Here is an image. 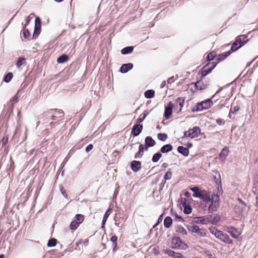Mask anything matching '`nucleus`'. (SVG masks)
<instances>
[{
	"label": "nucleus",
	"instance_id": "1",
	"mask_svg": "<svg viewBox=\"0 0 258 258\" xmlns=\"http://www.w3.org/2000/svg\"><path fill=\"white\" fill-rule=\"evenodd\" d=\"M170 247L172 249L185 250L188 247V245L182 241L179 237L173 236Z\"/></svg>",
	"mask_w": 258,
	"mask_h": 258
},
{
	"label": "nucleus",
	"instance_id": "2",
	"mask_svg": "<svg viewBox=\"0 0 258 258\" xmlns=\"http://www.w3.org/2000/svg\"><path fill=\"white\" fill-rule=\"evenodd\" d=\"M218 62H207L202 69L199 70L198 74L201 75L202 79L209 74L212 70L216 67Z\"/></svg>",
	"mask_w": 258,
	"mask_h": 258
},
{
	"label": "nucleus",
	"instance_id": "3",
	"mask_svg": "<svg viewBox=\"0 0 258 258\" xmlns=\"http://www.w3.org/2000/svg\"><path fill=\"white\" fill-rule=\"evenodd\" d=\"M209 80H203V79H201L196 82H192L191 85H194L196 90H203L207 88L209 85Z\"/></svg>",
	"mask_w": 258,
	"mask_h": 258
},
{
	"label": "nucleus",
	"instance_id": "4",
	"mask_svg": "<svg viewBox=\"0 0 258 258\" xmlns=\"http://www.w3.org/2000/svg\"><path fill=\"white\" fill-rule=\"evenodd\" d=\"M215 237L226 244H232L233 243L232 240L229 238L228 234L222 231H218L215 234Z\"/></svg>",
	"mask_w": 258,
	"mask_h": 258
},
{
	"label": "nucleus",
	"instance_id": "5",
	"mask_svg": "<svg viewBox=\"0 0 258 258\" xmlns=\"http://www.w3.org/2000/svg\"><path fill=\"white\" fill-rule=\"evenodd\" d=\"M51 109L43 112L42 113L38 115L37 119L44 122V123H47L50 120V117L51 115Z\"/></svg>",
	"mask_w": 258,
	"mask_h": 258
},
{
	"label": "nucleus",
	"instance_id": "6",
	"mask_svg": "<svg viewBox=\"0 0 258 258\" xmlns=\"http://www.w3.org/2000/svg\"><path fill=\"white\" fill-rule=\"evenodd\" d=\"M194 219L195 220L194 222L197 224H206L207 222H209V221H211L212 215H208L205 216L196 217Z\"/></svg>",
	"mask_w": 258,
	"mask_h": 258
},
{
	"label": "nucleus",
	"instance_id": "7",
	"mask_svg": "<svg viewBox=\"0 0 258 258\" xmlns=\"http://www.w3.org/2000/svg\"><path fill=\"white\" fill-rule=\"evenodd\" d=\"M143 126L142 124H139L136 122L132 127L131 135L134 137L138 136L142 132Z\"/></svg>",
	"mask_w": 258,
	"mask_h": 258
},
{
	"label": "nucleus",
	"instance_id": "8",
	"mask_svg": "<svg viewBox=\"0 0 258 258\" xmlns=\"http://www.w3.org/2000/svg\"><path fill=\"white\" fill-rule=\"evenodd\" d=\"M173 106V104L171 102H169L166 106H165L164 117L165 119L170 118L172 113Z\"/></svg>",
	"mask_w": 258,
	"mask_h": 258
},
{
	"label": "nucleus",
	"instance_id": "9",
	"mask_svg": "<svg viewBox=\"0 0 258 258\" xmlns=\"http://www.w3.org/2000/svg\"><path fill=\"white\" fill-rule=\"evenodd\" d=\"M248 40L249 39L247 38V35L245 34L240 35L237 36L235 40L241 47L245 45Z\"/></svg>",
	"mask_w": 258,
	"mask_h": 258
},
{
	"label": "nucleus",
	"instance_id": "10",
	"mask_svg": "<svg viewBox=\"0 0 258 258\" xmlns=\"http://www.w3.org/2000/svg\"><path fill=\"white\" fill-rule=\"evenodd\" d=\"M198 198L202 200L204 202L207 203L210 202L212 200L210 193L204 189L202 190V191H201Z\"/></svg>",
	"mask_w": 258,
	"mask_h": 258
},
{
	"label": "nucleus",
	"instance_id": "11",
	"mask_svg": "<svg viewBox=\"0 0 258 258\" xmlns=\"http://www.w3.org/2000/svg\"><path fill=\"white\" fill-rule=\"evenodd\" d=\"M200 105V107L201 109V110H206L211 107V106L213 105V102L211 100V99H207L203 101L199 102Z\"/></svg>",
	"mask_w": 258,
	"mask_h": 258
},
{
	"label": "nucleus",
	"instance_id": "12",
	"mask_svg": "<svg viewBox=\"0 0 258 258\" xmlns=\"http://www.w3.org/2000/svg\"><path fill=\"white\" fill-rule=\"evenodd\" d=\"M227 231L232 237L235 239H237L240 235L237 229L232 226H227Z\"/></svg>",
	"mask_w": 258,
	"mask_h": 258
},
{
	"label": "nucleus",
	"instance_id": "13",
	"mask_svg": "<svg viewBox=\"0 0 258 258\" xmlns=\"http://www.w3.org/2000/svg\"><path fill=\"white\" fill-rule=\"evenodd\" d=\"M134 67V64L132 63L128 62L127 63L122 64L119 69V72L122 74H125L132 70Z\"/></svg>",
	"mask_w": 258,
	"mask_h": 258
},
{
	"label": "nucleus",
	"instance_id": "14",
	"mask_svg": "<svg viewBox=\"0 0 258 258\" xmlns=\"http://www.w3.org/2000/svg\"><path fill=\"white\" fill-rule=\"evenodd\" d=\"M141 162L137 160H133L131 163V168L134 172L138 171L141 168Z\"/></svg>",
	"mask_w": 258,
	"mask_h": 258
},
{
	"label": "nucleus",
	"instance_id": "15",
	"mask_svg": "<svg viewBox=\"0 0 258 258\" xmlns=\"http://www.w3.org/2000/svg\"><path fill=\"white\" fill-rule=\"evenodd\" d=\"M191 136L193 138L198 137L201 134V130L199 126H194L192 128L189 129Z\"/></svg>",
	"mask_w": 258,
	"mask_h": 258
},
{
	"label": "nucleus",
	"instance_id": "16",
	"mask_svg": "<svg viewBox=\"0 0 258 258\" xmlns=\"http://www.w3.org/2000/svg\"><path fill=\"white\" fill-rule=\"evenodd\" d=\"M214 197H212V200L210 201L211 204L208 207V212L209 213H212L213 212L216 211L219 207V204L214 203Z\"/></svg>",
	"mask_w": 258,
	"mask_h": 258
},
{
	"label": "nucleus",
	"instance_id": "17",
	"mask_svg": "<svg viewBox=\"0 0 258 258\" xmlns=\"http://www.w3.org/2000/svg\"><path fill=\"white\" fill-rule=\"evenodd\" d=\"M173 150V146L170 144H167L163 145L160 149L159 152L161 153V154H166Z\"/></svg>",
	"mask_w": 258,
	"mask_h": 258
},
{
	"label": "nucleus",
	"instance_id": "18",
	"mask_svg": "<svg viewBox=\"0 0 258 258\" xmlns=\"http://www.w3.org/2000/svg\"><path fill=\"white\" fill-rule=\"evenodd\" d=\"M163 252L168 254L169 256L174 257V258H179L180 254H181L179 252H176L170 249H165L163 250Z\"/></svg>",
	"mask_w": 258,
	"mask_h": 258
},
{
	"label": "nucleus",
	"instance_id": "19",
	"mask_svg": "<svg viewBox=\"0 0 258 258\" xmlns=\"http://www.w3.org/2000/svg\"><path fill=\"white\" fill-rule=\"evenodd\" d=\"M213 172L215 173L216 174L218 175V177H217L216 176H214V179L215 183L218 186V189L219 190V187L222 189V185H221V179L220 172L217 170L213 171Z\"/></svg>",
	"mask_w": 258,
	"mask_h": 258
},
{
	"label": "nucleus",
	"instance_id": "20",
	"mask_svg": "<svg viewBox=\"0 0 258 258\" xmlns=\"http://www.w3.org/2000/svg\"><path fill=\"white\" fill-rule=\"evenodd\" d=\"M177 150L179 153L182 154L185 157H186L189 155V150L187 149V148L183 146H178Z\"/></svg>",
	"mask_w": 258,
	"mask_h": 258
},
{
	"label": "nucleus",
	"instance_id": "21",
	"mask_svg": "<svg viewBox=\"0 0 258 258\" xmlns=\"http://www.w3.org/2000/svg\"><path fill=\"white\" fill-rule=\"evenodd\" d=\"M151 110L149 111H145L143 113L140 114L139 117L137 120V123L139 124H141V122H142L144 119L146 118V117L149 114L150 112H151Z\"/></svg>",
	"mask_w": 258,
	"mask_h": 258
},
{
	"label": "nucleus",
	"instance_id": "22",
	"mask_svg": "<svg viewBox=\"0 0 258 258\" xmlns=\"http://www.w3.org/2000/svg\"><path fill=\"white\" fill-rule=\"evenodd\" d=\"M134 47L133 46H129L124 47L121 50V53L123 55L130 54L133 52Z\"/></svg>",
	"mask_w": 258,
	"mask_h": 258
},
{
	"label": "nucleus",
	"instance_id": "23",
	"mask_svg": "<svg viewBox=\"0 0 258 258\" xmlns=\"http://www.w3.org/2000/svg\"><path fill=\"white\" fill-rule=\"evenodd\" d=\"M69 59V57L68 55L66 54H62L57 58V62L58 63H63L67 62Z\"/></svg>",
	"mask_w": 258,
	"mask_h": 258
},
{
	"label": "nucleus",
	"instance_id": "24",
	"mask_svg": "<svg viewBox=\"0 0 258 258\" xmlns=\"http://www.w3.org/2000/svg\"><path fill=\"white\" fill-rule=\"evenodd\" d=\"M145 143L151 147L156 145V142L151 136H147L145 138Z\"/></svg>",
	"mask_w": 258,
	"mask_h": 258
},
{
	"label": "nucleus",
	"instance_id": "25",
	"mask_svg": "<svg viewBox=\"0 0 258 258\" xmlns=\"http://www.w3.org/2000/svg\"><path fill=\"white\" fill-rule=\"evenodd\" d=\"M172 224V219L169 216H167L164 220V226L165 228H169Z\"/></svg>",
	"mask_w": 258,
	"mask_h": 258
},
{
	"label": "nucleus",
	"instance_id": "26",
	"mask_svg": "<svg viewBox=\"0 0 258 258\" xmlns=\"http://www.w3.org/2000/svg\"><path fill=\"white\" fill-rule=\"evenodd\" d=\"M190 190H191L194 194L192 196L195 198L199 197V195L200 194L201 191H202V190H200L198 186H195L190 188Z\"/></svg>",
	"mask_w": 258,
	"mask_h": 258
},
{
	"label": "nucleus",
	"instance_id": "27",
	"mask_svg": "<svg viewBox=\"0 0 258 258\" xmlns=\"http://www.w3.org/2000/svg\"><path fill=\"white\" fill-rule=\"evenodd\" d=\"M185 97H178L176 99V102L179 104V105L180 106L179 109L178 110V111H176V113H179L182 110V108L183 106L184 101H185Z\"/></svg>",
	"mask_w": 258,
	"mask_h": 258
},
{
	"label": "nucleus",
	"instance_id": "28",
	"mask_svg": "<svg viewBox=\"0 0 258 258\" xmlns=\"http://www.w3.org/2000/svg\"><path fill=\"white\" fill-rule=\"evenodd\" d=\"M229 149L228 148V147H224L222 150H221V152L220 153V154H219V157L220 158H225L228 155V154H229Z\"/></svg>",
	"mask_w": 258,
	"mask_h": 258
},
{
	"label": "nucleus",
	"instance_id": "29",
	"mask_svg": "<svg viewBox=\"0 0 258 258\" xmlns=\"http://www.w3.org/2000/svg\"><path fill=\"white\" fill-rule=\"evenodd\" d=\"M186 227L188 231L196 233L197 234L198 233V230L199 229V226L194 224L191 226L186 225Z\"/></svg>",
	"mask_w": 258,
	"mask_h": 258
},
{
	"label": "nucleus",
	"instance_id": "30",
	"mask_svg": "<svg viewBox=\"0 0 258 258\" xmlns=\"http://www.w3.org/2000/svg\"><path fill=\"white\" fill-rule=\"evenodd\" d=\"M186 227L188 231L196 233L197 234L198 233V230L199 229V226L194 224L191 226L186 225Z\"/></svg>",
	"mask_w": 258,
	"mask_h": 258
},
{
	"label": "nucleus",
	"instance_id": "31",
	"mask_svg": "<svg viewBox=\"0 0 258 258\" xmlns=\"http://www.w3.org/2000/svg\"><path fill=\"white\" fill-rule=\"evenodd\" d=\"M186 227L188 231L196 233L197 234L198 233V230L199 229V226L194 224L191 226L186 225Z\"/></svg>",
	"mask_w": 258,
	"mask_h": 258
},
{
	"label": "nucleus",
	"instance_id": "32",
	"mask_svg": "<svg viewBox=\"0 0 258 258\" xmlns=\"http://www.w3.org/2000/svg\"><path fill=\"white\" fill-rule=\"evenodd\" d=\"M155 91L152 89L148 90L144 93L145 98L147 99H151L154 97Z\"/></svg>",
	"mask_w": 258,
	"mask_h": 258
},
{
	"label": "nucleus",
	"instance_id": "33",
	"mask_svg": "<svg viewBox=\"0 0 258 258\" xmlns=\"http://www.w3.org/2000/svg\"><path fill=\"white\" fill-rule=\"evenodd\" d=\"M175 232L179 233L182 235H186L187 234L186 230L181 225H177L175 227Z\"/></svg>",
	"mask_w": 258,
	"mask_h": 258
},
{
	"label": "nucleus",
	"instance_id": "34",
	"mask_svg": "<svg viewBox=\"0 0 258 258\" xmlns=\"http://www.w3.org/2000/svg\"><path fill=\"white\" fill-rule=\"evenodd\" d=\"M216 57V53L214 51L210 52L206 57V61L208 62H211L210 61L214 60Z\"/></svg>",
	"mask_w": 258,
	"mask_h": 258
},
{
	"label": "nucleus",
	"instance_id": "35",
	"mask_svg": "<svg viewBox=\"0 0 258 258\" xmlns=\"http://www.w3.org/2000/svg\"><path fill=\"white\" fill-rule=\"evenodd\" d=\"M162 155L161 152L158 151L153 155L152 158V161L154 163L157 162L161 158Z\"/></svg>",
	"mask_w": 258,
	"mask_h": 258
},
{
	"label": "nucleus",
	"instance_id": "36",
	"mask_svg": "<svg viewBox=\"0 0 258 258\" xmlns=\"http://www.w3.org/2000/svg\"><path fill=\"white\" fill-rule=\"evenodd\" d=\"M13 77V74L12 72H9L6 74L3 78V81L5 83H9Z\"/></svg>",
	"mask_w": 258,
	"mask_h": 258
},
{
	"label": "nucleus",
	"instance_id": "37",
	"mask_svg": "<svg viewBox=\"0 0 258 258\" xmlns=\"http://www.w3.org/2000/svg\"><path fill=\"white\" fill-rule=\"evenodd\" d=\"M57 243L56 239L54 238H51L48 240L47 245L48 247H54Z\"/></svg>",
	"mask_w": 258,
	"mask_h": 258
},
{
	"label": "nucleus",
	"instance_id": "38",
	"mask_svg": "<svg viewBox=\"0 0 258 258\" xmlns=\"http://www.w3.org/2000/svg\"><path fill=\"white\" fill-rule=\"evenodd\" d=\"M84 220V217L83 215L77 214L75 216L74 220L80 225L83 222Z\"/></svg>",
	"mask_w": 258,
	"mask_h": 258
},
{
	"label": "nucleus",
	"instance_id": "39",
	"mask_svg": "<svg viewBox=\"0 0 258 258\" xmlns=\"http://www.w3.org/2000/svg\"><path fill=\"white\" fill-rule=\"evenodd\" d=\"M220 217L216 215L213 218L212 217L211 221H209V222L211 223L213 225H216L220 222Z\"/></svg>",
	"mask_w": 258,
	"mask_h": 258
},
{
	"label": "nucleus",
	"instance_id": "40",
	"mask_svg": "<svg viewBox=\"0 0 258 258\" xmlns=\"http://www.w3.org/2000/svg\"><path fill=\"white\" fill-rule=\"evenodd\" d=\"M25 62V58L23 57H20L18 58L17 62L15 65L17 68H20V67L24 64Z\"/></svg>",
	"mask_w": 258,
	"mask_h": 258
},
{
	"label": "nucleus",
	"instance_id": "41",
	"mask_svg": "<svg viewBox=\"0 0 258 258\" xmlns=\"http://www.w3.org/2000/svg\"><path fill=\"white\" fill-rule=\"evenodd\" d=\"M208 232L205 228H200L199 227L198 233H197V235L201 236V237H206L207 236V234Z\"/></svg>",
	"mask_w": 258,
	"mask_h": 258
},
{
	"label": "nucleus",
	"instance_id": "42",
	"mask_svg": "<svg viewBox=\"0 0 258 258\" xmlns=\"http://www.w3.org/2000/svg\"><path fill=\"white\" fill-rule=\"evenodd\" d=\"M41 30V28L34 27V30L32 36V38L33 39H35L38 37V35L40 33Z\"/></svg>",
	"mask_w": 258,
	"mask_h": 258
},
{
	"label": "nucleus",
	"instance_id": "43",
	"mask_svg": "<svg viewBox=\"0 0 258 258\" xmlns=\"http://www.w3.org/2000/svg\"><path fill=\"white\" fill-rule=\"evenodd\" d=\"M192 211V207L189 204L183 207V213L185 214L188 215L190 214Z\"/></svg>",
	"mask_w": 258,
	"mask_h": 258
},
{
	"label": "nucleus",
	"instance_id": "44",
	"mask_svg": "<svg viewBox=\"0 0 258 258\" xmlns=\"http://www.w3.org/2000/svg\"><path fill=\"white\" fill-rule=\"evenodd\" d=\"M79 225L80 224L77 222H76L75 220H73L70 223V228L71 230H75L78 228Z\"/></svg>",
	"mask_w": 258,
	"mask_h": 258
},
{
	"label": "nucleus",
	"instance_id": "45",
	"mask_svg": "<svg viewBox=\"0 0 258 258\" xmlns=\"http://www.w3.org/2000/svg\"><path fill=\"white\" fill-rule=\"evenodd\" d=\"M158 139L161 141H165L168 138L166 133H159L157 135Z\"/></svg>",
	"mask_w": 258,
	"mask_h": 258
},
{
	"label": "nucleus",
	"instance_id": "46",
	"mask_svg": "<svg viewBox=\"0 0 258 258\" xmlns=\"http://www.w3.org/2000/svg\"><path fill=\"white\" fill-rule=\"evenodd\" d=\"M240 47H241L239 46V45L235 41H234L232 44L230 49L232 52H234L237 50Z\"/></svg>",
	"mask_w": 258,
	"mask_h": 258
},
{
	"label": "nucleus",
	"instance_id": "47",
	"mask_svg": "<svg viewBox=\"0 0 258 258\" xmlns=\"http://www.w3.org/2000/svg\"><path fill=\"white\" fill-rule=\"evenodd\" d=\"M52 112L50 117V120H59L58 116L56 115V109H51Z\"/></svg>",
	"mask_w": 258,
	"mask_h": 258
},
{
	"label": "nucleus",
	"instance_id": "48",
	"mask_svg": "<svg viewBox=\"0 0 258 258\" xmlns=\"http://www.w3.org/2000/svg\"><path fill=\"white\" fill-rule=\"evenodd\" d=\"M171 212L172 215L175 217V219L177 220L179 222H183L184 221L183 218L181 216L178 215L176 213H173V209H171Z\"/></svg>",
	"mask_w": 258,
	"mask_h": 258
},
{
	"label": "nucleus",
	"instance_id": "49",
	"mask_svg": "<svg viewBox=\"0 0 258 258\" xmlns=\"http://www.w3.org/2000/svg\"><path fill=\"white\" fill-rule=\"evenodd\" d=\"M34 27L41 28V20L39 17H36L35 18Z\"/></svg>",
	"mask_w": 258,
	"mask_h": 258
},
{
	"label": "nucleus",
	"instance_id": "50",
	"mask_svg": "<svg viewBox=\"0 0 258 258\" xmlns=\"http://www.w3.org/2000/svg\"><path fill=\"white\" fill-rule=\"evenodd\" d=\"M22 31L23 36L25 39H27L30 36V33L28 29L27 28H25V29L23 28Z\"/></svg>",
	"mask_w": 258,
	"mask_h": 258
},
{
	"label": "nucleus",
	"instance_id": "51",
	"mask_svg": "<svg viewBox=\"0 0 258 258\" xmlns=\"http://www.w3.org/2000/svg\"><path fill=\"white\" fill-rule=\"evenodd\" d=\"M56 115L58 116V117L59 118V120H62L63 119L64 117V112L61 110H59L58 111H57L56 109Z\"/></svg>",
	"mask_w": 258,
	"mask_h": 258
},
{
	"label": "nucleus",
	"instance_id": "52",
	"mask_svg": "<svg viewBox=\"0 0 258 258\" xmlns=\"http://www.w3.org/2000/svg\"><path fill=\"white\" fill-rule=\"evenodd\" d=\"M172 177V172L170 171H167L164 176V180H169Z\"/></svg>",
	"mask_w": 258,
	"mask_h": 258
},
{
	"label": "nucleus",
	"instance_id": "53",
	"mask_svg": "<svg viewBox=\"0 0 258 258\" xmlns=\"http://www.w3.org/2000/svg\"><path fill=\"white\" fill-rule=\"evenodd\" d=\"M209 230L210 232V233L212 234H213L215 236V234L217 233V232H218V231H220L218 230L216 227H211L209 228Z\"/></svg>",
	"mask_w": 258,
	"mask_h": 258
},
{
	"label": "nucleus",
	"instance_id": "54",
	"mask_svg": "<svg viewBox=\"0 0 258 258\" xmlns=\"http://www.w3.org/2000/svg\"><path fill=\"white\" fill-rule=\"evenodd\" d=\"M59 190L62 196L66 199L68 198V195L66 191V190L62 185H60L59 186Z\"/></svg>",
	"mask_w": 258,
	"mask_h": 258
},
{
	"label": "nucleus",
	"instance_id": "55",
	"mask_svg": "<svg viewBox=\"0 0 258 258\" xmlns=\"http://www.w3.org/2000/svg\"><path fill=\"white\" fill-rule=\"evenodd\" d=\"M8 139H9L8 135H6L3 138V139L1 141V142L2 144V147L5 146L8 143Z\"/></svg>",
	"mask_w": 258,
	"mask_h": 258
},
{
	"label": "nucleus",
	"instance_id": "56",
	"mask_svg": "<svg viewBox=\"0 0 258 258\" xmlns=\"http://www.w3.org/2000/svg\"><path fill=\"white\" fill-rule=\"evenodd\" d=\"M191 110L193 112H199V111H202L200 107V105H199V103H197L196 105H195L194 107H192L191 108Z\"/></svg>",
	"mask_w": 258,
	"mask_h": 258
},
{
	"label": "nucleus",
	"instance_id": "57",
	"mask_svg": "<svg viewBox=\"0 0 258 258\" xmlns=\"http://www.w3.org/2000/svg\"><path fill=\"white\" fill-rule=\"evenodd\" d=\"M212 197H214V203L219 204L220 198H219V196L217 194L214 193Z\"/></svg>",
	"mask_w": 258,
	"mask_h": 258
},
{
	"label": "nucleus",
	"instance_id": "58",
	"mask_svg": "<svg viewBox=\"0 0 258 258\" xmlns=\"http://www.w3.org/2000/svg\"><path fill=\"white\" fill-rule=\"evenodd\" d=\"M225 59V58L224 57V56L222 53L216 55V59L218 62L222 61V60H224Z\"/></svg>",
	"mask_w": 258,
	"mask_h": 258
},
{
	"label": "nucleus",
	"instance_id": "59",
	"mask_svg": "<svg viewBox=\"0 0 258 258\" xmlns=\"http://www.w3.org/2000/svg\"><path fill=\"white\" fill-rule=\"evenodd\" d=\"M30 21V19H29V17H26V20H25V23H22V25L23 26V28H25L27 27V26L28 25Z\"/></svg>",
	"mask_w": 258,
	"mask_h": 258
},
{
	"label": "nucleus",
	"instance_id": "60",
	"mask_svg": "<svg viewBox=\"0 0 258 258\" xmlns=\"http://www.w3.org/2000/svg\"><path fill=\"white\" fill-rule=\"evenodd\" d=\"M239 106L238 105H235L233 106L232 110L230 109V113L235 114L237 111L239 110Z\"/></svg>",
	"mask_w": 258,
	"mask_h": 258
},
{
	"label": "nucleus",
	"instance_id": "61",
	"mask_svg": "<svg viewBox=\"0 0 258 258\" xmlns=\"http://www.w3.org/2000/svg\"><path fill=\"white\" fill-rule=\"evenodd\" d=\"M111 211H112V209L111 208H108L105 212L103 218L107 219L108 217L111 214Z\"/></svg>",
	"mask_w": 258,
	"mask_h": 258
},
{
	"label": "nucleus",
	"instance_id": "62",
	"mask_svg": "<svg viewBox=\"0 0 258 258\" xmlns=\"http://www.w3.org/2000/svg\"><path fill=\"white\" fill-rule=\"evenodd\" d=\"M163 217V214H161L158 218L156 223L153 226V228H155L158 225H159L162 221Z\"/></svg>",
	"mask_w": 258,
	"mask_h": 258
},
{
	"label": "nucleus",
	"instance_id": "63",
	"mask_svg": "<svg viewBox=\"0 0 258 258\" xmlns=\"http://www.w3.org/2000/svg\"><path fill=\"white\" fill-rule=\"evenodd\" d=\"M59 124V122L58 121H51V122H49V126L51 128H53V127H55L56 126L58 125Z\"/></svg>",
	"mask_w": 258,
	"mask_h": 258
},
{
	"label": "nucleus",
	"instance_id": "64",
	"mask_svg": "<svg viewBox=\"0 0 258 258\" xmlns=\"http://www.w3.org/2000/svg\"><path fill=\"white\" fill-rule=\"evenodd\" d=\"M180 204L183 207L188 204H187V200L185 198H181L180 200Z\"/></svg>",
	"mask_w": 258,
	"mask_h": 258
}]
</instances>
